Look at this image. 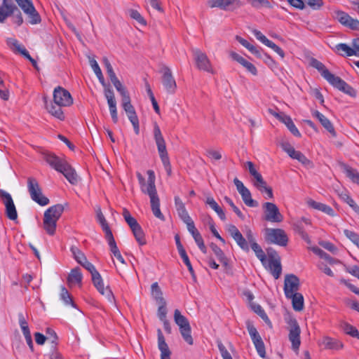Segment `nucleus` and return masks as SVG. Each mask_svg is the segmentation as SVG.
Here are the masks:
<instances>
[{
	"label": "nucleus",
	"instance_id": "1",
	"mask_svg": "<svg viewBox=\"0 0 359 359\" xmlns=\"http://www.w3.org/2000/svg\"><path fill=\"white\" fill-rule=\"evenodd\" d=\"M44 159L55 170L61 172L65 178L72 184L78 182V175L71 165L63 158L53 153L44 154Z\"/></svg>",
	"mask_w": 359,
	"mask_h": 359
},
{
	"label": "nucleus",
	"instance_id": "2",
	"mask_svg": "<svg viewBox=\"0 0 359 359\" xmlns=\"http://www.w3.org/2000/svg\"><path fill=\"white\" fill-rule=\"evenodd\" d=\"M64 209L65 208L61 203H56L45 211L43 228L49 235L55 234L57 222L61 217Z\"/></svg>",
	"mask_w": 359,
	"mask_h": 359
},
{
	"label": "nucleus",
	"instance_id": "3",
	"mask_svg": "<svg viewBox=\"0 0 359 359\" xmlns=\"http://www.w3.org/2000/svg\"><path fill=\"white\" fill-rule=\"evenodd\" d=\"M148 175L147 180L146 181L144 177L140 172H136L141 191L149 196L150 202H159V198L157 194V191L155 185L156 176L154 172L152 170H148L147 171Z\"/></svg>",
	"mask_w": 359,
	"mask_h": 359
},
{
	"label": "nucleus",
	"instance_id": "4",
	"mask_svg": "<svg viewBox=\"0 0 359 359\" xmlns=\"http://www.w3.org/2000/svg\"><path fill=\"white\" fill-rule=\"evenodd\" d=\"M245 168L248 170L250 174L253 177L252 182L254 186L261 192L264 198L266 200L272 199V188L267 185L262 175L255 169L253 163L251 161H247L245 163Z\"/></svg>",
	"mask_w": 359,
	"mask_h": 359
},
{
	"label": "nucleus",
	"instance_id": "5",
	"mask_svg": "<svg viewBox=\"0 0 359 359\" xmlns=\"http://www.w3.org/2000/svg\"><path fill=\"white\" fill-rule=\"evenodd\" d=\"M154 137L157 146L160 158L168 175L170 174V163L168 157L165 140L162 135L159 126L155 124L154 128Z\"/></svg>",
	"mask_w": 359,
	"mask_h": 359
},
{
	"label": "nucleus",
	"instance_id": "6",
	"mask_svg": "<svg viewBox=\"0 0 359 359\" xmlns=\"http://www.w3.org/2000/svg\"><path fill=\"white\" fill-rule=\"evenodd\" d=\"M174 321L179 327L180 334L184 340L189 345H192L194 340L191 334V329L189 322L178 309H175L174 311Z\"/></svg>",
	"mask_w": 359,
	"mask_h": 359
},
{
	"label": "nucleus",
	"instance_id": "7",
	"mask_svg": "<svg viewBox=\"0 0 359 359\" xmlns=\"http://www.w3.org/2000/svg\"><path fill=\"white\" fill-rule=\"evenodd\" d=\"M264 238L266 243L280 246H286L288 243V237L285 231L281 229H266Z\"/></svg>",
	"mask_w": 359,
	"mask_h": 359
},
{
	"label": "nucleus",
	"instance_id": "8",
	"mask_svg": "<svg viewBox=\"0 0 359 359\" xmlns=\"http://www.w3.org/2000/svg\"><path fill=\"white\" fill-rule=\"evenodd\" d=\"M289 334L288 338L292 344V348L294 351L298 353L301 340L300 334L301 329L296 319H290L288 322Z\"/></svg>",
	"mask_w": 359,
	"mask_h": 359
},
{
	"label": "nucleus",
	"instance_id": "9",
	"mask_svg": "<svg viewBox=\"0 0 359 359\" xmlns=\"http://www.w3.org/2000/svg\"><path fill=\"white\" fill-rule=\"evenodd\" d=\"M24 13L27 15L29 22L36 25L41 22V17L31 0H15Z\"/></svg>",
	"mask_w": 359,
	"mask_h": 359
},
{
	"label": "nucleus",
	"instance_id": "10",
	"mask_svg": "<svg viewBox=\"0 0 359 359\" xmlns=\"http://www.w3.org/2000/svg\"><path fill=\"white\" fill-rule=\"evenodd\" d=\"M192 53L196 67L198 69L213 73L211 62L205 53L198 48H194L192 49Z\"/></svg>",
	"mask_w": 359,
	"mask_h": 359
},
{
	"label": "nucleus",
	"instance_id": "11",
	"mask_svg": "<svg viewBox=\"0 0 359 359\" xmlns=\"http://www.w3.org/2000/svg\"><path fill=\"white\" fill-rule=\"evenodd\" d=\"M122 107L127 114L128 118L133 124L136 135L140 133L139 120L133 106L130 103L129 95L122 98Z\"/></svg>",
	"mask_w": 359,
	"mask_h": 359
},
{
	"label": "nucleus",
	"instance_id": "12",
	"mask_svg": "<svg viewBox=\"0 0 359 359\" xmlns=\"http://www.w3.org/2000/svg\"><path fill=\"white\" fill-rule=\"evenodd\" d=\"M247 329L249 332V334L251 337V339L255 346V348L257 351V353L262 358H265L266 356V351H265V346L264 344V341L257 332L256 327L248 323L247 325Z\"/></svg>",
	"mask_w": 359,
	"mask_h": 359
},
{
	"label": "nucleus",
	"instance_id": "13",
	"mask_svg": "<svg viewBox=\"0 0 359 359\" xmlns=\"http://www.w3.org/2000/svg\"><path fill=\"white\" fill-rule=\"evenodd\" d=\"M27 189L31 198L34 202H49L48 198L42 194L39 184L35 178L29 177L27 179Z\"/></svg>",
	"mask_w": 359,
	"mask_h": 359
},
{
	"label": "nucleus",
	"instance_id": "14",
	"mask_svg": "<svg viewBox=\"0 0 359 359\" xmlns=\"http://www.w3.org/2000/svg\"><path fill=\"white\" fill-rule=\"evenodd\" d=\"M53 102L60 106L69 107L73 104V99L68 90L57 86L53 91Z\"/></svg>",
	"mask_w": 359,
	"mask_h": 359
},
{
	"label": "nucleus",
	"instance_id": "15",
	"mask_svg": "<svg viewBox=\"0 0 359 359\" xmlns=\"http://www.w3.org/2000/svg\"><path fill=\"white\" fill-rule=\"evenodd\" d=\"M160 72L162 74V83L165 89L168 93L174 94L177 88V84L170 69L167 66H163Z\"/></svg>",
	"mask_w": 359,
	"mask_h": 359
},
{
	"label": "nucleus",
	"instance_id": "16",
	"mask_svg": "<svg viewBox=\"0 0 359 359\" xmlns=\"http://www.w3.org/2000/svg\"><path fill=\"white\" fill-rule=\"evenodd\" d=\"M92 280L98 292L104 296L109 302H113L114 301V296L112 291L109 286L104 287L103 280L99 272L93 274L92 276Z\"/></svg>",
	"mask_w": 359,
	"mask_h": 359
},
{
	"label": "nucleus",
	"instance_id": "17",
	"mask_svg": "<svg viewBox=\"0 0 359 359\" xmlns=\"http://www.w3.org/2000/svg\"><path fill=\"white\" fill-rule=\"evenodd\" d=\"M336 19L344 27L352 30L359 31V20L351 18L347 13L337 11L334 13Z\"/></svg>",
	"mask_w": 359,
	"mask_h": 359
},
{
	"label": "nucleus",
	"instance_id": "18",
	"mask_svg": "<svg viewBox=\"0 0 359 359\" xmlns=\"http://www.w3.org/2000/svg\"><path fill=\"white\" fill-rule=\"evenodd\" d=\"M299 287V279L294 274H288L285 277L284 292L285 297H289L294 293H297Z\"/></svg>",
	"mask_w": 359,
	"mask_h": 359
},
{
	"label": "nucleus",
	"instance_id": "19",
	"mask_svg": "<svg viewBox=\"0 0 359 359\" xmlns=\"http://www.w3.org/2000/svg\"><path fill=\"white\" fill-rule=\"evenodd\" d=\"M311 220L309 219L303 217L294 221L292 224L294 231L297 233L308 244L311 243V239L305 231V225H311Z\"/></svg>",
	"mask_w": 359,
	"mask_h": 359
},
{
	"label": "nucleus",
	"instance_id": "20",
	"mask_svg": "<svg viewBox=\"0 0 359 359\" xmlns=\"http://www.w3.org/2000/svg\"><path fill=\"white\" fill-rule=\"evenodd\" d=\"M228 231L231 236L236 242L237 245L244 251L248 252L250 250L249 243L247 240L243 236L242 233L234 225H230L228 228Z\"/></svg>",
	"mask_w": 359,
	"mask_h": 359
},
{
	"label": "nucleus",
	"instance_id": "21",
	"mask_svg": "<svg viewBox=\"0 0 359 359\" xmlns=\"http://www.w3.org/2000/svg\"><path fill=\"white\" fill-rule=\"evenodd\" d=\"M264 213L266 221L280 222L283 220V216L275 203H266Z\"/></svg>",
	"mask_w": 359,
	"mask_h": 359
},
{
	"label": "nucleus",
	"instance_id": "22",
	"mask_svg": "<svg viewBox=\"0 0 359 359\" xmlns=\"http://www.w3.org/2000/svg\"><path fill=\"white\" fill-rule=\"evenodd\" d=\"M311 114L323 126V127L331 135L332 137H337V132L332 122L322 113L317 110H312Z\"/></svg>",
	"mask_w": 359,
	"mask_h": 359
},
{
	"label": "nucleus",
	"instance_id": "23",
	"mask_svg": "<svg viewBox=\"0 0 359 359\" xmlns=\"http://www.w3.org/2000/svg\"><path fill=\"white\" fill-rule=\"evenodd\" d=\"M330 84L351 97H356V90L339 76H335Z\"/></svg>",
	"mask_w": 359,
	"mask_h": 359
},
{
	"label": "nucleus",
	"instance_id": "24",
	"mask_svg": "<svg viewBox=\"0 0 359 359\" xmlns=\"http://www.w3.org/2000/svg\"><path fill=\"white\" fill-rule=\"evenodd\" d=\"M311 65L316 69L321 74V76L327 81L329 83L335 77V75L332 74L323 64L317 59L313 58L311 60Z\"/></svg>",
	"mask_w": 359,
	"mask_h": 359
},
{
	"label": "nucleus",
	"instance_id": "25",
	"mask_svg": "<svg viewBox=\"0 0 359 359\" xmlns=\"http://www.w3.org/2000/svg\"><path fill=\"white\" fill-rule=\"evenodd\" d=\"M158 347L161 351V359H170L171 352L160 329L157 330Z\"/></svg>",
	"mask_w": 359,
	"mask_h": 359
},
{
	"label": "nucleus",
	"instance_id": "26",
	"mask_svg": "<svg viewBox=\"0 0 359 359\" xmlns=\"http://www.w3.org/2000/svg\"><path fill=\"white\" fill-rule=\"evenodd\" d=\"M230 56L233 60L241 64L243 67L246 69L247 71H248L252 75H257V69L252 63L248 62L241 55L235 52H231L230 53Z\"/></svg>",
	"mask_w": 359,
	"mask_h": 359
},
{
	"label": "nucleus",
	"instance_id": "27",
	"mask_svg": "<svg viewBox=\"0 0 359 359\" xmlns=\"http://www.w3.org/2000/svg\"><path fill=\"white\" fill-rule=\"evenodd\" d=\"M15 9L18 10V8L11 2V0H3L2 6L0 8V22H4Z\"/></svg>",
	"mask_w": 359,
	"mask_h": 359
},
{
	"label": "nucleus",
	"instance_id": "28",
	"mask_svg": "<svg viewBox=\"0 0 359 359\" xmlns=\"http://www.w3.org/2000/svg\"><path fill=\"white\" fill-rule=\"evenodd\" d=\"M45 107L47 109L48 112L51 114L55 118L59 119L60 121H64L65 118V114L62 109L64 106H60L53 102L48 103V102H45Z\"/></svg>",
	"mask_w": 359,
	"mask_h": 359
},
{
	"label": "nucleus",
	"instance_id": "29",
	"mask_svg": "<svg viewBox=\"0 0 359 359\" xmlns=\"http://www.w3.org/2000/svg\"><path fill=\"white\" fill-rule=\"evenodd\" d=\"M233 182L238 193L241 195L243 202H255L251 197L250 191L246 188L243 183L238 178L233 180Z\"/></svg>",
	"mask_w": 359,
	"mask_h": 359
},
{
	"label": "nucleus",
	"instance_id": "30",
	"mask_svg": "<svg viewBox=\"0 0 359 359\" xmlns=\"http://www.w3.org/2000/svg\"><path fill=\"white\" fill-rule=\"evenodd\" d=\"M7 43L15 52L20 53L27 60H30L32 58L25 46L20 44L16 39L13 38L8 39Z\"/></svg>",
	"mask_w": 359,
	"mask_h": 359
},
{
	"label": "nucleus",
	"instance_id": "31",
	"mask_svg": "<svg viewBox=\"0 0 359 359\" xmlns=\"http://www.w3.org/2000/svg\"><path fill=\"white\" fill-rule=\"evenodd\" d=\"M82 279L83 275L81 272V269L79 267H76L71 270L67 277V283L69 287H72L75 285H81Z\"/></svg>",
	"mask_w": 359,
	"mask_h": 359
},
{
	"label": "nucleus",
	"instance_id": "32",
	"mask_svg": "<svg viewBox=\"0 0 359 359\" xmlns=\"http://www.w3.org/2000/svg\"><path fill=\"white\" fill-rule=\"evenodd\" d=\"M95 214H96L97 221L100 224L102 229L104 233V235L107 234L108 233L112 232L108 223H107V221L106 220V219L101 210L100 207L97 206L95 208Z\"/></svg>",
	"mask_w": 359,
	"mask_h": 359
},
{
	"label": "nucleus",
	"instance_id": "33",
	"mask_svg": "<svg viewBox=\"0 0 359 359\" xmlns=\"http://www.w3.org/2000/svg\"><path fill=\"white\" fill-rule=\"evenodd\" d=\"M333 50L337 54L343 57L353 56L355 53L351 46L344 43L337 44Z\"/></svg>",
	"mask_w": 359,
	"mask_h": 359
},
{
	"label": "nucleus",
	"instance_id": "34",
	"mask_svg": "<svg viewBox=\"0 0 359 359\" xmlns=\"http://www.w3.org/2000/svg\"><path fill=\"white\" fill-rule=\"evenodd\" d=\"M269 269L275 279H278L282 272V266L279 259H270Z\"/></svg>",
	"mask_w": 359,
	"mask_h": 359
},
{
	"label": "nucleus",
	"instance_id": "35",
	"mask_svg": "<svg viewBox=\"0 0 359 359\" xmlns=\"http://www.w3.org/2000/svg\"><path fill=\"white\" fill-rule=\"evenodd\" d=\"M321 344L326 349L339 350L343 348V344L341 342L329 337H323Z\"/></svg>",
	"mask_w": 359,
	"mask_h": 359
},
{
	"label": "nucleus",
	"instance_id": "36",
	"mask_svg": "<svg viewBox=\"0 0 359 359\" xmlns=\"http://www.w3.org/2000/svg\"><path fill=\"white\" fill-rule=\"evenodd\" d=\"M287 299H292V307L294 310L300 311L304 309V297L301 293H294L289 297H286Z\"/></svg>",
	"mask_w": 359,
	"mask_h": 359
},
{
	"label": "nucleus",
	"instance_id": "37",
	"mask_svg": "<svg viewBox=\"0 0 359 359\" xmlns=\"http://www.w3.org/2000/svg\"><path fill=\"white\" fill-rule=\"evenodd\" d=\"M281 122L285 124L288 130L291 132V133L294 135L295 137H301V133L297 129V128L295 126L294 123H293L292 118L286 115L283 116L282 119L280 120Z\"/></svg>",
	"mask_w": 359,
	"mask_h": 359
},
{
	"label": "nucleus",
	"instance_id": "38",
	"mask_svg": "<svg viewBox=\"0 0 359 359\" xmlns=\"http://www.w3.org/2000/svg\"><path fill=\"white\" fill-rule=\"evenodd\" d=\"M309 205L311 208L322 211L330 216L336 215L335 211L325 203H309Z\"/></svg>",
	"mask_w": 359,
	"mask_h": 359
},
{
	"label": "nucleus",
	"instance_id": "39",
	"mask_svg": "<svg viewBox=\"0 0 359 359\" xmlns=\"http://www.w3.org/2000/svg\"><path fill=\"white\" fill-rule=\"evenodd\" d=\"M104 96L107 100L109 111L117 109L114 93L111 88H106L104 89Z\"/></svg>",
	"mask_w": 359,
	"mask_h": 359
},
{
	"label": "nucleus",
	"instance_id": "40",
	"mask_svg": "<svg viewBox=\"0 0 359 359\" xmlns=\"http://www.w3.org/2000/svg\"><path fill=\"white\" fill-rule=\"evenodd\" d=\"M131 231L139 245H144L147 243L144 231L140 225L131 229Z\"/></svg>",
	"mask_w": 359,
	"mask_h": 359
},
{
	"label": "nucleus",
	"instance_id": "41",
	"mask_svg": "<svg viewBox=\"0 0 359 359\" xmlns=\"http://www.w3.org/2000/svg\"><path fill=\"white\" fill-rule=\"evenodd\" d=\"M210 248L216 255L218 260L225 266L228 265V259L224 255V253L216 244L211 243Z\"/></svg>",
	"mask_w": 359,
	"mask_h": 359
},
{
	"label": "nucleus",
	"instance_id": "42",
	"mask_svg": "<svg viewBox=\"0 0 359 359\" xmlns=\"http://www.w3.org/2000/svg\"><path fill=\"white\" fill-rule=\"evenodd\" d=\"M60 297V299L63 301L65 305H70L74 308H76V305L74 302L71 294L69 293L67 290L64 286L61 287Z\"/></svg>",
	"mask_w": 359,
	"mask_h": 359
},
{
	"label": "nucleus",
	"instance_id": "43",
	"mask_svg": "<svg viewBox=\"0 0 359 359\" xmlns=\"http://www.w3.org/2000/svg\"><path fill=\"white\" fill-rule=\"evenodd\" d=\"M221 9L224 11H231L241 6L240 0H220Z\"/></svg>",
	"mask_w": 359,
	"mask_h": 359
},
{
	"label": "nucleus",
	"instance_id": "44",
	"mask_svg": "<svg viewBox=\"0 0 359 359\" xmlns=\"http://www.w3.org/2000/svg\"><path fill=\"white\" fill-rule=\"evenodd\" d=\"M5 214L6 217L9 219L16 222L18 220V212L15 203H5Z\"/></svg>",
	"mask_w": 359,
	"mask_h": 359
},
{
	"label": "nucleus",
	"instance_id": "45",
	"mask_svg": "<svg viewBox=\"0 0 359 359\" xmlns=\"http://www.w3.org/2000/svg\"><path fill=\"white\" fill-rule=\"evenodd\" d=\"M344 172L346 175L353 182L357 184H359V172L350 167L345 166L344 167Z\"/></svg>",
	"mask_w": 359,
	"mask_h": 359
},
{
	"label": "nucleus",
	"instance_id": "46",
	"mask_svg": "<svg viewBox=\"0 0 359 359\" xmlns=\"http://www.w3.org/2000/svg\"><path fill=\"white\" fill-rule=\"evenodd\" d=\"M104 238L106 241H107V243L109 246L110 251L114 255H117L120 252L117 245L115 241V239L114 238L112 232L108 233L107 234L104 235Z\"/></svg>",
	"mask_w": 359,
	"mask_h": 359
},
{
	"label": "nucleus",
	"instance_id": "47",
	"mask_svg": "<svg viewBox=\"0 0 359 359\" xmlns=\"http://www.w3.org/2000/svg\"><path fill=\"white\" fill-rule=\"evenodd\" d=\"M341 329L346 334L359 339V332L355 327L347 323H343Z\"/></svg>",
	"mask_w": 359,
	"mask_h": 359
},
{
	"label": "nucleus",
	"instance_id": "48",
	"mask_svg": "<svg viewBox=\"0 0 359 359\" xmlns=\"http://www.w3.org/2000/svg\"><path fill=\"white\" fill-rule=\"evenodd\" d=\"M252 250L255 252L257 257L264 264L266 259V256L262 249L261 246L256 242L250 245Z\"/></svg>",
	"mask_w": 359,
	"mask_h": 359
},
{
	"label": "nucleus",
	"instance_id": "49",
	"mask_svg": "<svg viewBox=\"0 0 359 359\" xmlns=\"http://www.w3.org/2000/svg\"><path fill=\"white\" fill-rule=\"evenodd\" d=\"M151 293L153 297L158 302L159 304H164V299L163 297V293L158 283H154L151 285Z\"/></svg>",
	"mask_w": 359,
	"mask_h": 359
},
{
	"label": "nucleus",
	"instance_id": "50",
	"mask_svg": "<svg viewBox=\"0 0 359 359\" xmlns=\"http://www.w3.org/2000/svg\"><path fill=\"white\" fill-rule=\"evenodd\" d=\"M177 213L180 219L185 223L187 224L191 221V218L189 217L188 212L185 209L183 203H180L177 208Z\"/></svg>",
	"mask_w": 359,
	"mask_h": 359
},
{
	"label": "nucleus",
	"instance_id": "51",
	"mask_svg": "<svg viewBox=\"0 0 359 359\" xmlns=\"http://www.w3.org/2000/svg\"><path fill=\"white\" fill-rule=\"evenodd\" d=\"M71 252L74 256V258L79 264L83 263L86 259L85 255L78 248L72 246L71 248Z\"/></svg>",
	"mask_w": 359,
	"mask_h": 359
},
{
	"label": "nucleus",
	"instance_id": "52",
	"mask_svg": "<svg viewBox=\"0 0 359 359\" xmlns=\"http://www.w3.org/2000/svg\"><path fill=\"white\" fill-rule=\"evenodd\" d=\"M123 217H124L126 222L129 225L130 229H133V228L135 227L136 226L140 225L137 223V220L133 217L131 216L129 211L127 210L126 209L123 210Z\"/></svg>",
	"mask_w": 359,
	"mask_h": 359
},
{
	"label": "nucleus",
	"instance_id": "53",
	"mask_svg": "<svg viewBox=\"0 0 359 359\" xmlns=\"http://www.w3.org/2000/svg\"><path fill=\"white\" fill-rule=\"evenodd\" d=\"M313 251L318 255H319V257L322 259H324L325 260H327L330 264H335V263H337L339 262L338 260L334 259L333 257H332L330 255H328L327 253H326L325 252H324L323 250L320 249V248H315L313 249Z\"/></svg>",
	"mask_w": 359,
	"mask_h": 359
},
{
	"label": "nucleus",
	"instance_id": "54",
	"mask_svg": "<svg viewBox=\"0 0 359 359\" xmlns=\"http://www.w3.org/2000/svg\"><path fill=\"white\" fill-rule=\"evenodd\" d=\"M18 320L20 327L22 331L23 334L30 332L28 323L22 313H18Z\"/></svg>",
	"mask_w": 359,
	"mask_h": 359
},
{
	"label": "nucleus",
	"instance_id": "55",
	"mask_svg": "<svg viewBox=\"0 0 359 359\" xmlns=\"http://www.w3.org/2000/svg\"><path fill=\"white\" fill-rule=\"evenodd\" d=\"M247 1L255 8H259L260 6L271 8V4L268 0H247Z\"/></svg>",
	"mask_w": 359,
	"mask_h": 359
},
{
	"label": "nucleus",
	"instance_id": "56",
	"mask_svg": "<svg viewBox=\"0 0 359 359\" xmlns=\"http://www.w3.org/2000/svg\"><path fill=\"white\" fill-rule=\"evenodd\" d=\"M180 255L181 258L182 259L183 262L184 263V264L187 266L188 270L190 272V273L192 276V277L194 278H196L194 269L192 267V265L191 264V262H190V260L189 259V257H188L186 251L182 252V253H181V254H180Z\"/></svg>",
	"mask_w": 359,
	"mask_h": 359
},
{
	"label": "nucleus",
	"instance_id": "57",
	"mask_svg": "<svg viewBox=\"0 0 359 359\" xmlns=\"http://www.w3.org/2000/svg\"><path fill=\"white\" fill-rule=\"evenodd\" d=\"M160 203H151V210L154 215L161 221H165V217L161 211Z\"/></svg>",
	"mask_w": 359,
	"mask_h": 359
},
{
	"label": "nucleus",
	"instance_id": "58",
	"mask_svg": "<svg viewBox=\"0 0 359 359\" xmlns=\"http://www.w3.org/2000/svg\"><path fill=\"white\" fill-rule=\"evenodd\" d=\"M252 33L253 35L256 37L257 40L261 41L263 44L265 46H267L269 43L271 41L269 39H268L266 36H264L260 31L257 29H253L252 31Z\"/></svg>",
	"mask_w": 359,
	"mask_h": 359
},
{
	"label": "nucleus",
	"instance_id": "59",
	"mask_svg": "<svg viewBox=\"0 0 359 359\" xmlns=\"http://www.w3.org/2000/svg\"><path fill=\"white\" fill-rule=\"evenodd\" d=\"M195 242L196 243L197 245L198 246L199 249L203 252V253H206L207 248L204 244L203 239L201 235V233H196V235H194V237H193Z\"/></svg>",
	"mask_w": 359,
	"mask_h": 359
},
{
	"label": "nucleus",
	"instance_id": "60",
	"mask_svg": "<svg viewBox=\"0 0 359 359\" xmlns=\"http://www.w3.org/2000/svg\"><path fill=\"white\" fill-rule=\"evenodd\" d=\"M0 97L4 100H8L9 98V92L6 87L4 81L0 78Z\"/></svg>",
	"mask_w": 359,
	"mask_h": 359
},
{
	"label": "nucleus",
	"instance_id": "61",
	"mask_svg": "<svg viewBox=\"0 0 359 359\" xmlns=\"http://www.w3.org/2000/svg\"><path fill=\"white\" fill-rule=\"evenodd\" d=\"M254 311L268 324H271V321L261 306L257 305L254 306Z\"/></svg>",
	"mask_w": 359,
	"mask_h": 359
},
{
	"label": "nucleus",
	"instance_id": "62",
	"mask_svg": "<svg viewBox=\"0 0 359 359\" xmlns=\"http://www.w3.org/2000/svg\"><path fill=\"white\" fill-rule=\"evenodd\" d=\"M130 16L137 21L140 24L145 25L146 21L141 15V14L136 10H130Z\"/></svg>",
	"mask_w": 359,
	"mask_h": 359
},
{
	"label": "nucleus",
	"instance_id": "63",
	"mask_svg": "<svg viewBox=\"0 0 359 359\" xmlns=\"http://www.w3.org/2000/svg\"><path fill=\"white\" fill-rule=\"evenodd\" d=\"M344 235L350 240L354 244L359 241V235L351 230L348 229H344Z\"/></svg>",
	"mask_w": 359,
	"mask_h": 359
},
{
	"label": "nucleus",
	"instance_id": "64",
	"mask_svg": "<svg viewBox=\"0 0 359 359\" xmlns=\"http://www.w3.org/2000/svg\"><path fill=\"white\" fill-rule=\"evenodd\" d=\"M217 346L223 359H233L231 354L222 342H219Z\"/></svg>",
	"mask_w": 359,
	"mask_h": 359
}]
</instances>
